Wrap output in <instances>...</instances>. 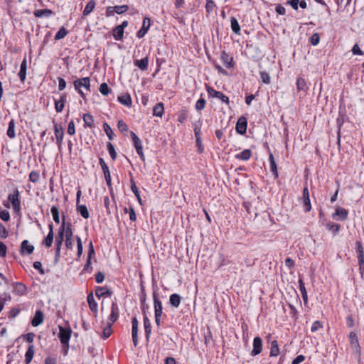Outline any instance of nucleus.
<instances>
[{
	"instance_id": "obj_1",
	"label": "nucleus",
	"mask_w": 364,
	"mask_h": 364,
	"mask_svg": "<svg viewBox=\"0 0 364 364\" xmlns=\"http://www.w3.org/2000/svg\"><path fill=\"white\" fill-rule=\"evenodd\" d=\"M75 89L78 92L82 98H85V94L82 91V87L90 90V80L88 77L76 80L73 82Z\"/></svg>"
},
{
	"instance_id": "obj_2",
	"label": "nucleus",
	"mask_w": 364,
	"mask_h": 364,
	"mask_svg": "<svg viewBox=\"0 0 364 364\" xmlns=\"http://www.w3.org/2000/svg\"><path fill=\"white\" fill-rule=\"evenodd\" d=\"M9 201L11 203L13 209L15 213H18L21 211V200L19 196V191L16 188L8 196Z\"/></svg>"
},
{
	"instance_id": "obj_3",
	"label": "nucleus",
	"mask_w": 364,
	"mask_h": 364,
	"mask_svg": "<svg viewBox=\"0 0 364 364\" xmlns=\"http://www.w3.org/2000/svg\"><path fill=\"white\" fill-rule=\"evenodd\" d=\"M72 331L70 328L59 327V338L63 346H68L71 337Z\"/></svg>"
},
{
	"instance_id": "obj_4",
	"label": "nucleus",
	"mask_w": 364,
	"mask_h": 364,
	"mask_svg": "<svg viewBox=\"0 0 364 364\" xmlns=\"http://www.w3.org/2000/svg\"><path fill=\"white\" fill-rule=\"evenodd\" d=\"M130 135L132 138L134 146L136 149L137 154L140 156V159L144 161L145 156L142 151L143 148L141 139L136 136V134L134 132H130Z\"/></svg>"
},
{
	"instance_id": "obj_5",
	"label": "nucleus",
	"mask_w": 364,
	"mask_h": 364,
	"mask_svg": "<svg viewBox=\"0 0 364 364\" xmlns=\"http://www.w3.org/2000/svg\"><path fill=\"white\" fill-rule=\"evenodd\" d=\"M119 310L118 305L115 302L112 303L111 314L108 318L107 323L112 325L119 318Z\"/></svg>"
},
{
	"instance_id": "obj_6",
	"label": "nucleus",
	"mask_w": 364,
	"mask_h": 364,
	"mask_svg": "<svg viewBox=\"0 0 364 364\" xmlns=\"http://www.w3.org/2000/svg\"><path fill=\"white\" fill-rule=\"evenodd\" d=\"M247 122L245 117H240L236 124V131L240 134H245L247 132Z\"/></svg>"
},
{
	"instance_id": "obj_7",
	"label": "nucleus",
	"mask_w": 364,
	"mask_h": 364,
	"mask_svg": "<svg viewBox=\"0 0 364 364\" xmlns=\"http://www.w3.org/2000/svg\"><path fill=\"white\" fill-rule=\"evenodd\" d=\"M55 136L56 138V144L58 149L60 151L62 148V142L64 136V133L62 127H58V124H54Z\"/></svg>"
},
{
	"instance_id": "obj_8",
	"label": "nucleus",
	"mask_w": 364,
	"mask_h": 364,
	"mask_svg": "<svg viewBox=\"0 0 364 364\" xmlns=\"http://www.w3.org/2000/svg\"><path fill=\"white\" fill-rule=\"evenodd\" d=\"M262 350V340L260 337H255L253 340V349L252 355L255 356L259 354Z\"/></svg>"
},
{
	"instance_id": "obj_9",
	"label": "nucleus",
	"mask_w": 364,
	"mask_h": 364,
	"mask_svg": "<svg viewBox=\"0 0 364 364\" xmlns=\"http://www.w3.org/2000/svg\"><path fill=\"white\" fill-rule=\"evenodd\" d=\"M221 60L223 61V65L227 68H231L234 67L235 63L233 60V58L230 57L225 50L221 52L220 55Z\"/></svg>"
},
{
	"instance_id": "obj_10",
	"label": "nucleus",
	"mask_w": 364,
	"mask_h": 364,
	"mask_svg": "<svg viewBox=\"0 0 364 364\" xmlns=\"http://www.w3.org/2000/svg\"><path fill=\"white\" fill-rule=\"evenodd\" d=\"M303 200L304 204L303 207L305 212H309L311 209L310 198H309V191L307 187H304L303 189Z\"/></svg>"
},
{
	"instance_id": "obj_11",
	"label": "nucleus",
	"mask_w": 364,
	"mask_h": 364,
	"mask_svg": "<svg viewBox=\"0 0 364 364\" xmlns=\"http://www.w3.org/2000/svg\"><path fill=\"white\" fill-rule=\"evenodd\" d=\"M151 25V20L148 17H145L143 21V25L141 29L137 32L136 36L141 38L145 36L149 29Z\"/></svg>"
},
{
	"instance_id": "obj_12",
	"label": "nucleus",
	"mask_w": 364,
	"mask_h": 364,
	"mask_svg": "<svg viewBox=\"0 0 364 364\" xmlns=\"http://www.w3.org/2000/svg\"><path fill=\"white\" fill-rule=\"evenodd\" d=\"M138 321L136 317H134L132 321V341L134 346L136 347L138 344Z\"/></svg>"
},
{
	"instance_id": "obj_13",
	"label": "nucleus",
	"mask_w": 364,
	"mask_h": 364,
	"mask_svg": "<svg viewBox=\"0 0 364 364\" xmlns=\"http://www.w3.org/2000/svg\"><path fill=\"white\" fill-rule=\"evenodd\" d=\"M358 259L360 269L362 270L364 266V250L360 242H356Z\"/></svg>"
},
{
	"instance_id": "obj_14",
	"label": "nucleus",
	"mask_w": 364,
	"mask_h": 364,
	"mask_svg": "<svg viewBox=\"0 0 364 364\" xmlns=\"http://www.w3.org/2000/svg\"><path fill=\"white\" fill-rule=\"evenodd\" d=\"M153 299L154 304V314L155 316H161L162 315V303L159 300L157 294L156 292L153 293Z\"/></svg>"
},
{
	"instance_id": "obj_15",
	"label": "nucleus",
	"mask_w": 364,
	"mask_h": 364,
	"mask_svg": "<svg viewBox=\"0 0 364 364\" xmlns=\"http://www.w3.org/2000/svg\"><path fill=\"white\" fill-rule=\"evenodd\" d=\"M348 215L347 210L343 208H337L336 213L333 215V218L336 220H345Z\"/></svg>"
},
{
	"instance_id": "obj_16",
	"label": "nucleus",
	"mask_w": 364,
	"mask_h": 364,
	"mask_svg": "<svg viewBox=\"0 0 364 364\" xmlns=\"http://www.w3.org/2000/svg\"><path fill=\"white\" fill-rule=\"evenodd\" d=\"M44 315L40 310L36 311L35 315L31 321L33 326L36 327L41 325L43 322Z\"/></svg>"
},
{
	"instance_id": "obj_17",
	"label": "nucleus",
	"mask_w": 364,
	"mask_h": 364,
	"mask_svg": "<svg viewBox=\"0 0 364 364\" xmlns=\"http://www.w3.org/2000/svg\"><path fill=\"white\" fill-rule=\"evenodd\" d=\"M34 250V247L32 245H30L28 241L25 240L21 242V254L24 255L26 253L27 255H31Z\"/></svg>"
},
{
	"instance_id": "obj_18",
	"label": "nucleus",
	"mask_w": 364,
	"mask_h": 364,
	"mask_svg": "<svg viewBox=\"0 0 364 364\" xmlns=\"http://www.w3.org/2000/svg\"><path fill=\"white\" fill-rule=\"evenodd\" d=\"M350 346L353 349L358 351L360 350V345L357 334L355 332H350L349 334Z\"/></svg>"
},
{
	"instance_id": "obj_19",
	"label": "nucleus",
	"mask_w": 364,
	"mask_h": 364,
	"mask_svg": "<svg viewBox=\"0 0 364 364\" xmlns=\"http://www.w3.org/2000/svg\"><path fill=\"white\" fill-rule=\"evenodd\" d=\"M66 101V95L62 94L59 100H55V109L57 112H61L64 108Z\"/></svg>"
},
{
	"instance_id": "obj_20",
	"label": "nucleus",
	"mask_w": 364,
	"mask_h": 364,
	"mask_svg": "<svg viewBox=\"0 0 364 364\" xmlns=\"http://www.w3.org/2000/svg\"><path fill=\"white\" fill-rule=\"evenodd\" d=\"M134 64L135 66L139 68L141 70H147L149 65V57L146 56L145 58L141 60H135L134 61Z\"/></svg>"
},
{
	"instance_id": "obj_21",
	"label": "nucleus",
	"mask_w": 364,
	"mask_h": 364,
	"mask_svg": "<svg viewBox=\"0 0 364 364\" xmlns=\"http://www.w3.org/2000/svg\"><path fill=\"white\" fill-rule=\"evenodd\" d=\"M14 292L17 295H23L26 294L27 288L25 284L21 282H16L14 284Z\"/></svg>"
},
{
	"instance_id": "obj_22",
	"label": "nucleus",
	"mask_w": 364,
	"mask_h": 364,
	"mask_svg": "<svg viewBox=\"0 0 364 364\" xmlns=\"http://www.w3.org/2000/svg\"><path fill=\"white\" fill-rule=\"evenodd\" d=\"M49 232L46 237L45 238L43 243L46 247H50L52 245L53 241V226L52 224L48 225Z\"/></svg>"
},
{
	"instance_id": "obj_23",
	"label": "nucleus",
	"mask_w": 364,
	"mask_h": 364,
	"mask_svg": "<svg viewBox=\"0 0 364 364\" xmlns=\"http://www.w3.org/2000/svg\"><path fill=\"white\" fill-rule=\"evenodd\" d=\"M169 302L171 306L178 308L181 302V296L176 293L172 294L170 296Z\"/></svg>"
},
{
	"instance_id": "obj_24",
	"label": "nucleus",
	"mask_w": 364,
	"mask_h": 364,
	"mask_svg": "<svg viewBox=\"0 0 364 364\" xmlns=\"http://www.w3.org/2000/svg\"><path fill=\"white\" fill-rule=\"evenodd\" d=\"M269 164H270V170H271L272 174L274 176V177L277 178L278 177L277 166L276 161L274 160L273 154L272 152H269Z\"/></svg>"
},
{
	"instance_id": "obj_25",
	"label": "nucleus",
	"mask_w": 364,
	"mask_h": 364,
	"mask_svg": "<svg viewBox=\"0 0 364 364\" xmlns=\"http://www.w3.org/2000/svg\"><path fill=\"white\" fill-rule=\"evenodd\" d=\"M87 303H88V305H89V307H90V310L92 312L97 314V310H98L97 304L95 301V299L93 297L92 294H90L87 296Z\"/></svg>"
},
{
	"instance_id": "obj_26",
	"label": "nucleus",
	"mask_w": 364,
	"mask_h": 364,
	"mask_svg": "<svg viewBox=\"0 0 364 364\" xmlns=\"http://www.w3.org/2000/svg\"><path fill=\"white\" fill-rule=\"evenodd\" d=\"M164 112V107L162 102L157 103L153 108V115L161 117Z\"/></svg>"
},
{
	"instance_id": "obj_27",
	"label": "nucleus",
	"mask_w": 364,
	"mask_h": 364,
	"mask_svg": "<svg viewBox=\"0 0 364 364\" xmlns=\"http://www.w3.org/2000/svg\"><path fill=\"white\" fill-rule=\"evenodd\" d=\"M144 326L146 339V341H149L151 333V322L147 316L144 317Z\"/></svg>"
},
{
	"instance_id": "obj_28",
	"label": "nucleus",
	"mask_w": 364,
	"mask_h": 364,
	"mask_svg": "<svg viewBox=\"0 0 364 364\" xmlns=\"http://www.w3.org/2000/svg\"><path fill=\"white\" fill-rule=\"evenodd\" d=\"M94 255H95L94 247H93L92 242H90L89 244V250H88V255H87V262L85 264L84 268H83L84 271H87L89 269L90 265L91 257Z\"/></svg>"
},
{
	"instance_id": "obj_29",
	"label": "nucleus",
	"mask_w": 364,
	"mask_h": 364,
	"mask_svg": "<svg viewBox=\"0 0 364 364\" xmlns=\"http://www.w3.org/2000/svg\"><path fill=\"white\" fill-rule=\"evenodd\" d=\"M35 350L34 346L33 345H31L28 346V350L25 355V363L26 364H29L34 355Z\"/></svg>"
},
{
	"instance_id": "obj_30",
	"label": "nucleus",
	"mask_w": 364,
	"mask_h": 364,
	"mask_svg": "<svg viewBox=\"0 0 364 364\" xmlns=\"http://www.w3.org/2000/svg\"><path fill=\"white\" fill-rule=\"evenodd\" d=\"M8 137L10 139H14L16 136L15 134V121L14 119H11L9 123L8 129L6 132Z\"/></svg>"
},
{
	"instance_id": "obj_31",
	"label": "nucleus",
	"mask_w": 364,
	"mask_h": 364,
	"mask_svg": "<svg viewBox=\"0 0 364 364\" xmlns=\"http://www.w3.org/2000/svg\"><path fill=\"white\" fill-rule=\"evenodd\" d=\"M299 290L301 291L303 301H304V304H306L308 302V295H307V291H306V287L304 286V283L301 279H299Z\"/></svg>"
},
{
	"instance_id": "obj_32",
	"label": "nucleus",
	"mask_w": 364,
	"mask_h": 364,
	"mask_svg": "<svg viewBox=\"0 0 364 364\" xmlns=\"http://www.w3.org/2000/svg\"><path fill=\"white\" fill-rule=\"evenodd\" d=\"M118 101L127 107H130L132 105V98L129 94H124L119 96Z\"/></svg>"
},
{
	"instance_id": "obj_33",
	"label": "nucleus",
	"mask_w": 364,
	"mask_h": 364,
	"mask_svg": "<svg viewBox=\"0 0 364 364\" xmlns=\"http://www.w3.org/2000/svg\"><path fill=\"white\" fill-rule=\"evenodd\" d=\"M252 156V151L250 149H245L241 153L235 155V158L243 161H247Z\"/></svg>"
},
{
	"instance_id": "obj_34",
	"label": "nucleus",
	"mask_w": 364,
	"mask_h": 364,
	"mask_svg": "<svg viewBox=\"0 0 364 364\" xmlns=\"http://www.w3.org/2000/svg\"><path fill=\"white\" fill-rule=\"evenodd\" d=\"M52 14L53 11L48 9L36 10L34 12L35 16L38 18H41L43 16L50 17Z\"/></svg>"
},
{
	"instance_id": "obj_35",
	"label": "nucleus",
	"mask_w": 364,
	"mask_h": 364,
	"mask_svg": "<svg viewBox=\"0 0 364 364\" xmlns=\"http://www.w3.org/2000/svg\"><path fill=\"white\" fill-rule=\"evenodd\" d=\"M95 294L100 298L106 295L110 296L112 294V291L105 287H97L95 291Z\"/></svg>"
},
{
	"instance_id": "obj_36",
	"label": "nucleus",
	"mask_w": 364,
	"mask_h": 364,
	"mask_svg": "<svg viewBox=\"0 0 364 364\" xmlns=\"http://www.w3.org/2000/svg\"><path fill=\"white\" fill-rule=\"evenodd\" d=\"M296 89L298 91L306 92L308 90L306 82L303 77H298L296 80Z\"/></svg>"
},
{
	"instance_id": "obj_37",
	"label": "nucleus",
	"mask_w": 364,
	"mask_h": 364,
	"mask_svg": "<svg viewBox=\"0 0 364 364\" xmlns=\"http://www.w3.org/2000/svg\"><path fill=\"white\" fill-rule=\"evenodd\" d=\"M279 354V348L278 346L277 341L274 340L271 342V348H270V356L276 357Z\"/></svg>"
},
{
	"instance_id": "obj_38",
	"label": "nucleus",
	"mask_w": 364,
	"mask_h": 364,
	"mask_svg": "<svg viewBox=\"0 0 364 364\" xmlns=\"http://www.w3.org/2000/svg\"><path fill=\"white\" fill-rule=\"evenodd\" d=\"M77 210L82 218L85 219H87L89 218V211L85 205H77Z\"/></svg>"
},
{
	"instance_id": "obj_39",
	"label": "nucleus",
	"mask_w": 364,
	"mask_h": 364,
	"mask_svg": "<svg viewBox=\"0 0 364 364\" xmlns=\"http://www.w3.org/2000/svg\"><path fill=\"white\" fill-rule=\"evenodd\" d=\"M130 183H131V189H132V192L134 193V194L135 195V196L136 197L137 200L139 201V203L140 204H142L139 191L138 188L136 187V183L132 178L130 180Z\"/></svg>"
},
{
	"instance_id": "obj_40",
	"label": "nucleus",
	"mask_w": 364,
	"mask_h": 364,
	"mask_svg": "<svg viewBox=\"0 0 364 364\" xmlns=\"http://www.w3.org/2000/svg\"><path fill=\"white\" fill-rule=\"evenodd\" d=\"M113 37L117 41H121L124 36V30L122 28H118V26L113 29Z\"/></svg>"
},
{
	"instance_id": "obj_41",
	"label": "nucleus",
	"mask_w": 364,
	"mask_h": 364,
	"mask_svg": "<svg viewBox=\"0 0 364 364\" xmlns=\"http://www.w3.org/2000/svg\"><path fill=\"white\" fill-rule=\"evenodd\" d=\"M95 2L93 0L90 1L85 6L82 14L84 16L89 15L95 9Z\"/></svg>"
},
{
	"instance_id": "obj_42",
	"label": "nucleus",
	"mask_w": 364,
	"mask_h": 364,
	"mask_svg": "<svg viewBox=\"0 0 364 364\" xmlns=\"http://www.w3.org/2000/svg\"><path fill=\"white\" fill-rule=\"evenodd\" d=\"M83 121L85 126L92 128L94 124V118L90 114L86 113L83 115Z\"/></svg>"
},
{
	"instance_id": "obj_43",
	"label": "nucleus",
	"mask_w": 364,
	"mask_h": 364,
	"mask_svg": "<svg viewBox=\"0 0 364 364\" xmlns=\"http://www.w3.org/2000/svg\"><path fill=\"white\" fill-rule=\"evenodd\" d=\"M230 23H231L232 31L235 33L239 34L240 32V26L239 25L237 20L235 18L232 17V18H231Z\"/></svg>"
},
{
	"instance_id": "obj_44",
	"label": "nucleus",
	"mask_w": 364,
	"mask_h": 364,
	"mask_svg": "<svg viewBox=\"0 0 364 364\" xmlns=\"http://www.w3.org/2000/svg\"><path fill=\"white\" fill-rule=\"evenodd\" d=\"M340 228H341L340 225L334 224L333 223H330L326 225V228L328 230L332 231V232L333 233L334 235L338 234V232L340 230Z\"/></svg>"
},
{
	"instance_id": "obj_45",
	"label": "nucleus",
	"mask_w": 364,
	"mask_h": 364,
	"mask_svg": "<svg viewBox=\"0 0 364 364\" xmlns=\"http://www.w3.org/2000/svg\"><path fill=\"white\" fill-rule=\"evenodd\" d=\"M50 212H51L53 220L56 223H60V215H59V210H58V207H56L55 205L52 206L51 209H50Z\"/></svg>"
},
{
	"instance_id": "obj_46",
	"label": "nucleus",
	"mask_w": 364,
	"mask_h": 364,
	"mask_svg": "<svg viewBox=\"0 0 364 364\" xmlns=\"http://www.w3.org/2000/svg\"><path fill=\"white\" fill-rule=\"evenodd\" d=\"M107 147L109 154L110 155V157L112 158V159L113 161H115L116 159H117V152L115 151V149H114L113 144L112 143H110V142H108L107 144Z\"/></svg>"
},
{
	"instance_id": "obj_47",
	"label": "nucleus",
	"mask_w": 364,
	"mask_h": 364,
	"mask_svg": "<svg viewBox=\"0 0 364 364\" xmlns=\"http://www.w3.org/2000/svg\"><path fill=\"white\" fill-rule=\"evenodd\" d=\"M68 34L67 30L65 28V27L62 26L58 33L55 36V40H60L63 38H65Z\"/></svg>"
},
{
	"instance_id": "obj_48",
	"label": "nucleus",
	"mask_w": 364,
	"mask_h": 364,
	"mask_svg": "<svg viewBox=\"0 0 364 364\" xmlns=\"http://www.w3.org/2000/svg\"><path fill=\"white\" fill-rule=\"evenodd\" d=\"M104 131L106 133L107 137L109 140L113 139L114 133L111 127L107 123H104L103 124Z\"/></svg>"
},
{
	"instance_id": "obj_49",
	"label": "nucleus",
	"mask_w": 364,
	"mask_h": 364,
	"mask_svg": "<svg viewBox=\"0 0 364 364\" xmlns=\"http://www.w3.org/2000/svg\"><path fill=\"white\" fill-rule=\"evenodd\" d=\"M100 92H101L102 95L107 96L110 93L111 90L108 87L107 83L103 82L100 86Z\"/></svg>"
},
{
	"instance_id": "obj_50",
	"label": "nucleus",
	"mask_w": 364,
	"mask_h": 364,
	"mask_svg": "<svg viewBox=\"0 0 364 364\" xmlns=\"http://www.w3.org/2000/svg\"><path fill=\"white\" fill-rule=\"evenodd\" d=\"M112 326L111 324L109 323H107V326L104 328L103 329V338L105 339L109 338L112 333Z\"/></svg>"
},
{
	"instance_id": "obj_51",
	"label": "nucleus",
	"mask_w": 364,
	"mask_h": 364,
	"mask_svg": "<svg viewBox=\"0 0 364 364\" xmlns=\"http://www.w3.org/2000/svg\"><path fill=\"white\" fill-rule=\"evenodd\" d=\"M114 11L118 14H122L128 11L129 6L127 5L114 6Z\"/></svg>"
},
{
	"instance_id": "obj_52",
	"label": "nucleus",
	"mask_w": 364,
	"mask_h": 364,
	"mask_svg": "<svg viewBox=\"0 0 364 364\" xmlns=\"http://www.w3.org/2000/svg\"><path fill=\"white\" fill-rule=\"evenodd\" d=\"M75 239L77 241V257L80 258L82 254V250H83L82 244L81 239L80 238L79 236L77 235L75 237Z\"/></svg>"
},
{
	"instance_id": "obj_53",
	"label": "nucleus",
	"mask_w": 364,
	"mask_h": 364,
	"mask_svg": "<svg viewBox=\"0 0 364 364\" xmlns=\"http://www.w3.org/2000/svg\"><path fill=\"white\" fill-rule=\"evenodd\" d=\"M117 127L122 133L128 132V126L123 120L118 121Z\"/></svg>"
},
{
	"instance_id": "obj_54",
	"label": "nucleus",
	"mask_w": 364,
	"mask_h": 364,
	"mask_svg": "<svg viewBox=\"0 0 364 364\" xmlns=\"http://www.w3.org/2000/svg\"><path fill=\"white\" fill-rule=\"evenodd\" d=\"M205 104H206V101L205 99L203 98H200L197 102H196V109L198 110V111H200L202 109H204L205 106Z\"/></svg>"
},
{
	"instance_id": "obj_55",
	"label": "nucleus",
	"mask_w": 364,
	"mask_h": 364,
	"mask_svg": "<svg viewBox=\"0 0 364 364\" xmlns=\"http://www.w3.org/2000/svg\"><path fill=\"white\" fill-rule=\"evenodd\" d=\"M40 175L37 171H31L29 174V179L33 183H36L39 181Z\"/></svg>"
},
{
	"instance_id": "obj_56",
	"label": "nucleus",
	"mask_w": 364,
	"mask_h": 364,
	"mask_svg": "<svg viewBox=\"0 0 364 364\" xmlns=\"http://www.w3.org/2000/svg\"><path fill=\"white\" fill-rule=\"evenodd\" d=\"M64 235H65V239H72L73 231L71 229V223H67L66 230H65Z\"/></svg>"
},
{
	"instance_id": "obj_57",
	"label": "nucleus",
	"mask_w": 364,
	"mask_h": 364,
	"mask_svg": "<svg viewBox=\"0 0 364 364\" xmlns=\"http://www.w3.org/2000/svg\"><path fill=\"white\" fill-rule=\"evenodd\" d=\"M260 77L264 83H265V84L270 83V77H269V75L267 72H264V71L260 72Z\"/></svg>"
},
{
	"instance_id": "obj_58",
	"label": "nucleus",
	"mask_w": 364,
	"mask_h": 364,
	"mask_svg": "<svg viewBox=\"0 0 364 364\" xmlns=\"http://www.w3.org/2000/svg\"><path fill=\"white\" fill-rule=\"evenodd\" d=\"M124 212L129 213L130 220L135 221L136 220V213L133 208H130L129 210L127 208H125Z\"/></svg>"
},
{
	"instance_id": "obj_59",
	"label": "nucleus",
	"mask_w": 364,
	"mask_h": 364,
	"mask_svg": "<svg viewBox=\"0 0 364 364\" xmlns=\"http://www.w3.org/2000/svg\"><path fill=\"white\" fill-rule=\"evenodd\" d=\"M215 98L219 99L222 102L225 103L226 105H229V98L228 96L225 95L223 93L220 92Z\"/></svg>"
},
{
	"instance_id": "obj_60",
	"label": "nucleus",
	"mask_w": 364,
	"mask_h": 364,
	"mask_svg": "<svg viewBox=\"0 0 364 364\" xmlns=\"http://www.w3.org/2000/svg\"><path fill=\"white\" fill-rule=\"evenodd\" d=\"M205 87H206V90H207L209 96H210L212 97H216L217 95H218V93L220 92L218 91L215 90L210 86H208V85H206Z\"/></svg>"
},
{
	"instance_id": "obj_61",
	"label": "nucleus",
	"mask_w": 364,
	"mask_h": 364,
	"mask_svg": "<svg viewBox=\"0 0 364 364\" xmlns=\"http://www.w3.org/2000/svg\"><path fill=\"white\" fill-rule=\"evenodd\" d=\"M0 218L3 221H9L10 220V214L9 211L6 210L0 211Z\"/></svg>"
},
{
	"instance_id": "obj_62",
	"label": "nucleus",
	"mask_w": 364,
	"mask_h": 364,
	"mask_svg": "<svg viewBox=\"0 0 364 364\" xmlns=\"http://www.w3.org/2000/svg\"><path fill=\"white\" fill-rule=\"evenodd\" d=\"M68 134L70 135H74L75 134V123L73 120L68 123Z\"/></svg>"
},
{
	"instance_id": "obj_63",
	"label": "nucleus",
	"mask_w": 364,
	"mask_h": 364,
	"mask_svg": "<svg viewBox=\"0 0 364 364\" xmlns=\"http://www.w3.org/2000/svg\"><path fill=\"white\" fill-rule=\"evenodd\" d=\"M33 266L36 269L38 270L41 274H45L44 269L42 268V264L41 262H34Z\"/></svg>"
},
{
	"instance_id": "obj_64",
	"label": "nucleus",
	"mask_w": 364,
	"mask_h": 364,
	"mask_svg": "<svg viewBox=\"0 0 364 364\" xmlns=\"http://www.w3.org/2000/svg\"><path fill=\"white\" fill-rule=\"evenodd\" d=\"M322 328V324L320 321H316L313 323L312 326H311V332H316L317 331L319 328Z\"/></svg>"
}]
</instances>
